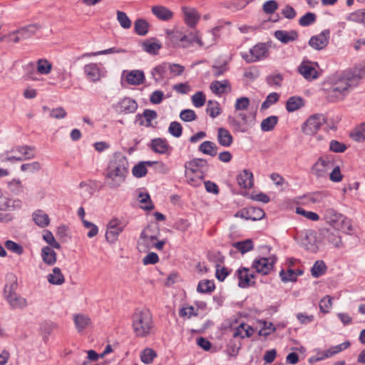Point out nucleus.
Segmentation results:
<instances>
[{
  "instance_id": "obj_1",
  "label": "nucleus",
  "mask_w": 365,
  "mask_h": 365,
  "mask_svg": "<svg viewBox=\"0 0 365 365\" xmlns=\"http://www.w3.org/2000/svg\"><path fill=\"white\" fill-rule=\"evenodd\" d=\"M128 173L129 163L126 156L115 153L104 171L105 183L110 189H118L125 182Z\"/></svg>"
},
{
  "instance_id": "obj_2",
  "label": "nucleus",
  "mask_w": 365,
  "mask_h": 365,
  "mask_svg": "<svg viewBox=\"0 0 365 365\" xmlns=\"http://www.w3.org/2000/svg\"><path fill=\"white\" fill-rule=\"evenodd\" d=\"M356 77L351 73L343 72L330 77L325 84L326 98L329 101L343 100L349 93Z\"/></svg>"
},
{
  "instance_id": "obj_3",
  "label": "nucleus",
  "mask_w": 365,
  "mask_h": 365,
  "mask_svg": "<svg viewBox=\"0 0 365 365\" xmlns=\"http://www.w3.org/2000/svg\"><path fill=\"white\" fill-rule=\"evenodd\" d=\"M132 327L138 337H145L151 334L154 329V322L150 311L136 310L132 317Z\"/></svg>"
},
{
  "instance_id": "obj_4",
  "label": "nucleus",
  "mask_w": 365,
  "mask_h": 365,
  "mask_svg": "<svg viewBox=\"0 0 365 365\" xmlns=\"http://www.w3.org/2000/svg\"><path fill=\"white\" fill-rule=\"evenodd\" d=\"M323 219L336 230H351V224L348 218L334 208H324L323 210Z\"/></svg>"
},
{
  "instance_id": "obj_5",
  "label": "nucleus",
  "mask_w": 365,
  "mask_h": 365,
  "mask_svg": "<svg viewBox=\"0 0 365 365\" xmlns=\"http://www.w3.org/2000/svg\"><path fill=\"white\" fill-rule=\"evenodd\" d=\"M227 123L235 132L238 133H246L251 127V120L244 112L235 113L233 115H229Z\"/></svg>"
},
{
  "instance_id": "obj_6",
  "label": "nucleus",
  "mask_w": 365,
  "mask_h": 365,
  "mask_svg": "<svg viewBox=\"0 0 365 365\" xmlns=\"http://www.w3.org/2000/svg\"><path fill=\"white\" fill-rule=\"evenodd\" d=\"M240 55L246 62L253 63L266 58L269 55V48L265 43H259L248 52H241Z\"/></svg>"
},
{
  "instance_id": "obj_7",
  "label": "nucleus",
  "mask_w": 365,
  "mask_h": 365,
  "mask_svg": "<svg viewBox=\"0 0 365 365\" xmlns=\"http://www.w3.org/2000/svg\"><path fill=\"white\" fill-rule=\"evenodd\" d=\"M325 123V118L322 114L310 116L302 125V129L304 134L313 135Z\"/></svg>"
},
{
  "instance_id": "obj_8",
  "label": "nucleus",
  "mask_w": 365,
  "mask_h": 365,
  "mask_svg": "<svg viewBox=\"0 0 365 365\" xmlns=\"http://www.w3.org/2000/svg\"><path fill=\"white\" fill-rule=\"evenodd\" d=\"M220 31L219 27H215L212 31L207 32V36L211 38L210 41H202L199 36L198 32L190 33L188 36L187 47L192 43H196L200 47H209L214 44L216 41V36Z\"/></svg>"
},
{
  "instance_id": "obj_9",
  "label": "nucleus",
  "mask_w": 365,
  "mask_h": 365,
  "mask_svg": "<svg viewBox=\"0 0 365 365\" xmlns=\"http://www.w3.org/2000/svg\"><path fill=\"white\" fill-rule=\"evenodd\" d=\"M125 228V225L118 219L114 218L110 220L107 225L106 239L110 243H114L118 240V235Z\"/></svg>"
},
{
  "instance_id": "obj_10",
  "label": "nucleus",
  "mask_w": 365,
  "mask_h": 365,
  "mask_svg": "<svg viewBox=\"0 0 365 365\" xmlns=\"http://www.w3.org/2000/svg\"><path fill=\"white\" fill-rule=\"evenodd\" d=\"M166 40L168 46L187 47L188 36L178 30L167 31Z\"/></svg>"
},
{
  "instance_id": "obj_11",
  "label": "nucleus",
  "mask_w": 365,
  "mask_h": 365,
  "mask_svg": "<svg viewBox=\"0 0 365 365\" xmlns=\"http://www.w3.org/2000/svg\"><path fill=\"white\" fill-rule=\"evenodd\" d=\"M317 67V63L303 61L298 67V71L306 80L312 81L319 76Z\"/></svg>"
},
{
  "instance_id": "obj_12",
  "label": "nucleus",
  "mask_w": 365,
  "mask_h": 365,
  "mask_svg": "<svg viewBox=\"0 0 365 365\" xmlns=\"http://www.w3.org/2000/svg\"><path fill=\"white\" fill-rule=\"evenodd\" d=\"M330 31L325 29L319 34L312 36L309 41V45L315 50H322L328 45Z\"/></svg>"
},
{
  "instance_id": "obj_13",
  "label": "nucleus",
  "mask_w": 365,
  "mask_h": 365,
  "mask_svg": "<svg viewBox=\"0 0 365 365\" xmlns=\"http://www.w3.org/2000/svg\"><path fill=\"white\" fill-rule=\"evenodd\" d=\"M332 168V163L327 158H320L312 168V173L317 178L326 177L329 170Z\"/></svg>"
},
{
  "instance_id": "obj_14",
  "label": "nucleus",
  "mask_w": 365,
  "mask_h": 365,
  "mask_svg": "<svg viewBox=\"0 0 365 365\" xmlns=\"http://www.w3.org/2000/svg\"><path fill=\"white\" fill-rule=\"evenodd\" d=\"M182 12L184 15V21L190 28H195L200 19V14L197 9L190 6H182Z\"/></svg>"
},
{
  "instance_id": "obj_15",
  "label": "nucleus",
  "mask_w": 365,
  "mask_h": 365,
  "mask_svg": "<svg viewBox=\"0 0 365 365\" xmlns=\"http://www.w3.org/2000/svg\"><path fill=\"white\" fill-rule=\"evenodd\" d=\"M274 261L268 257H261L254 260L252 267L256 272L262 274H267L273 268Z\"/></svg>"
},
{
  "instance_id": "obj_16",
  "label": "nucleus",
  "mask_w": 365,
  "mask_h": 365,
  "mask_svg": "<svg viewBox=\"0 0 365 365\" xmlns=\"http://www.w3.org/2000/svg\"><path fill=\"white\" fill-rule=\"evenodd\" d=\"M239 279L238 285L240 287L245 288L255 284L252 280L255 274L247 268L243 267L237 271Z\"/></svg>"
},
{
  "instance_id": "obj_17",
  "label": "nucleus",
  "mask_w": 365,
  "mask_h": 365,
  "mask_svg": "<svg viewBox=\"0 0 365 365\" xmlns=\"http://www.w3.org/2000/svg\"><path fill=\"white\" fill-rule=\"evenodd\" d=\"M83 72L86 77L93 82L100 81L103 76L102 71L100 66L95 63L86 64L83 67Z\"/></svg>"
},
{
  "instance_id": "obj_18",
  "label": "nucleus",
  "mask_w": 365,
  "mask_h": 365,
  "mask_svg": "<svg viewBox=\"0 0 365 365\" xmlns=\"http://www.w3.org/2000/svg\"><path fill=\"white\" fill-rule=\"evenodd\" d=\"M210 88L213 93L218 96L230 93L232 91V86L228 80L214 81L210 83Z\"/></svg>"
},
{
  "instance_id": "obj_19",
  "label": "nucleus",
  "mask_w": 365,
  "mask_h": 365,
  "mask_svg": "<svg viewBox=\"0 0 365 365\" xmlns=\"http://www.w3.org/2000/svg\"><path fill=\"white\" fill-rule=\"evenodd\" d=\"M11 153H19L23 160H31L35 158V147L29 145H18L11 149Z\"/></svg>"
},
{
  "instance_id": "obj_20",
  "label": "nucleus",
  "mask_w": 365,
  "mask_h": 365,
  "mask_svg": "<svg viewBox=\"0 0 365 365\" xmlns=\"http://www.w3.org/2000/svg\"><path fill=\"white\" fill-rule=\"evenodd\" d=\"M238 185L245 189L251 188L253 186V175L249 170H244L237 176Z\"/></svg>"
},
{
  "instance_id": "obj_21",
  "label": "nucleus",
  "mask_w": 365,
  "mask_h": 365,
  "mask_svg": "<svg viewBox=\"0 0 365 365\" xmlns=\"http://www.w3.org/2000/svg\"><path fill=\"white\" fill-rule=\"evenodd\" d=\"M141 46L144 51L152 55L158 54L160 49L162 48L159 40L155 38L144 41L142 42Z\"/></svg>"
},
{
  "instance_id": "obj_22",
  "label": "nucleus",
  "mask_w": 365,
  "mask_h": 365,
  "mask_svg": "<svg viewBox=\"0 0 365 365\" xmlns=\"http://www.w3.org/2000/svg\"><path fill=\"white\" fill-rule=\"evenodd\" d=\"M274 37L283 43H288L296 41L298 34L296 31L277 30L274 32Z\"/></svg>"
},
{
  "instance_id": "obj_23",
  "label": "nucleus",
  "mask_w": 365,
  "mask_h": 365,
  "mask_svg": "<svg viewBox=\"0 0 365 365\" xmlns=\"http://www.w3.org/2000/svg\"><path fill=\"white\" fill-rule=\"evenodd\" d=\"M207 165V161L204 159L201 158H195L192 160L187 162L185 164V175H187V173L190 172L192 174H200L201 172L200 169Z\"/></svg>"
},
{
  "instance_id": "obj_24",
  "label": "nucleus",
  "mask_w": 365,
  "mask_h": 365,
  "mask_svg": "<svg viewBox=\"0 0 365 365\" xmlns=\"http://www.w3.org/2000/svg\"><path fill=\"white\" fill-rule=\"evenodd\" d=\"M217 139L218 143L225 147H230L233 143V137L230 132L225 128H219L217 129Z\"/></svg>"
},
{
  "instance_id": "obj_25",
  "label": "nucleus",
  "mask_w": 365,
  "mask_h": 365,
  "mask_svg": "<svg viewBox=\"0 0 365 365\" xmlns=\"http://www.w3.org/2000/svg\"><path fill=\"white\" fill-rule=\"evenodd\" d=\"M168 63L164 62L155 66L150 71V74L155 83L161 82L168 71Z\"/></svg>"
},
{
  "instance_id": "obj_26",
  "label": "nucleus",
  "mask_w": 365,
  "mask_h": 365,
  "mask_svg": "<svg viewBox=\"0 0 365 365\" xmlns=\"http://www.w3.org/2000/svg\"><path fill=\"white\" fill-rule=\"evenodd\" d=\"M41 256L43 262L48 266H52L56 262L57 255L53 248L49 246L42 248Z\"/></svg>"
},
{
  "instance_id": "obj_27",
  "label": "nucleus",
  "mask_w": 365,
  "mask_h": 365,
  "mask_svg": "<svg viewBox=\"0 0 365 365\" xmlns=\"http://www.w3.org/2000/svg\"><path fill=\"white\" fill-rule=\"evenodd\" d=\"M152 13L161 21H169L173 16V13L163 6H155L152 7Z\"/></svg>"
},
{
  "instance_id": "obj_28",
  "label": "nucleus",
  "mask_w": 365,
  "mask_h": 365,
  "mask_svg": "<svg viewBox=\"0 0 365 365\" xmlns=\"http://www.w3.org/2000/svg\"><path fill=\"white\" fill-rule=\"evenodd\" d=\"M10 307L14 309H23L28 305L27 300L18 294L10 296L9 298L6 299Z\"/></svg>"
},
{
  "instance_id": "obj_29",
  "label": "nucleus",
  "mask_w": 365,
  "mask_h": 365,
  "mask_svg": "<svg viewBox=\"0 0 365 365\" xmlns=\"http://www.w3.org/2000/svg\"><path fill=\"white\" fill-rule=\"evenodd\" d=\"M255 330L251 326L247 324L242 323L234 329L233 337H239L241 339H244L245 337H250L251 336H252Z\"/></svg>"
},
{
  "instance_id": "obj_30",
  "label": "nucleus",
  "mask_w": 365,
  "mask_h": 365,
  "mask_svg": "<svg viewBox=\"0 0 365 365\" xmlns=\"http://www.w3.org/2000/svg\"><path fill=\"white\" fill-rule=\"evenodd\" d=\"M145 75L143 71L133 70L129 72L126 76L127 82L130 85L138 86L143 83Z\"/></svg>"
},
{
  "instance_id": "obj_31",
  "label": "nucleus",
  "mask_w": 365,
  "mask_h": 365,
  "mask_svg": "<svg viewBox=\"0 0 365 365\" xmlns=\"http://www.w3.org/2000/svg\"><path fill=\"white\" fill-rule=\"evenodd\" d=\"M120 111L125 113H134L138 108V104L135 101L125 98L119 103Z\"/></svg>"
},
{
  "instance_id": "obj_32",
  "label": "nucleus",
  "mask_w": 365,
  "mask_h": 365,
  "mask_svg": "<svg viewBox=\"0 0 365 365\" xmlns=\"http://www.w3.org/2000/svg\"><path fill=\"white\" fill-rule=\"evenodd\" d=\"M47 280L51 284L61 285L64 283L65 278L60 268L54 267L52 272L47 275Z\"/></svg>"
},
{
  "instance_id": "obj_33",
  "label": "nucleus",
  "mask_w": 365,
  "mask_h": 365,
  "mask_svg": "<svg viewBox=\"0 0 365 365\" xmlns=\"http://www.w3.org/2000/svg\"><path fill=\"white\" fill-rule=\"evenodd\" d=\"M198 150L200 152L203 154L214 157L217 154V146L216 144L212 141L206 140L202 142Z\"/></svg>"
},
{
  "instance_id": "obj_34",
  "label": "nucleus",
  "mask_w": 365,
  "mask_h": 365,
  "mask_svg": "<svg viewBox=\"0 0 365 365\" xmlns=\"http://www.w3.org/2000/svg\"><path fill=\"white\" fill-rule=\"evenodd\" d=\"M324 238L328 241L329 243L331 244L336 247H340L341 245V239L339 235V230L331 231L330 230H326L324 234Z\"/></svg>"
},
{
  "instance_id": "obj_35",
  "label": "nucleus",
  "mask_w": 365,
  "mask_h": 365,
  "mask_svg": "<svg viewBox=\"0 0 365 365\" xmlns=\"http://www.w3.org/2000/svg\"><path fill=\"white\" fill-rule=\"evenodd\" d=\"M349 346L350 343L349 341H344L342 344L331 346V348L326 350L324 353V355L319 358L318 360H322L325 358L331 357L332 356L346 349Z\"/></svg>"
},
{
  "instance_id": "obj_36",
  "label": "nucleus",
  "mask_w": 365,
  "mask_h": 365,
  "mask_svg": "<svg viewBox=\"0 0 365 365\" xmlns=\"http://www.w3.org/2000/svg\"><path fill=\"white\" fill-rule=\"evenodd\" d=\"M304 105V100L302 97L292 96L287 101L286 109L291 113L301 108Z\"/></svg>"
},
{
  "instance_id": "obj_37",
  "label": "nucleus",
  "mask_w": 365,
  "mask_h": 365,
  "mask_svg": "<svg viewBox=\"0 0 365 365\" xmlns=\"http://www.w3.org/2000/svg\"><path fill=\"white\" fill-rule=\"evenodd\" d=\"M74 322L78 331H82L91 325V320L88 316L78 314L74 316Z\"/></svg>"
},
{
  "instance_id": "obj_38",
  "label": "nucleus",
  "mask_w": 365,
  "mask_h": 365,
  "mask_svg": "<svg viewBox=\"0 0 365 365\" xmlns=\"http://www.w3.org/2000/svg\"><path fill=\"white\" fill-rule=\"evenodd\" d=\"M156 239L147 238L145 236L140 234V238L137 243V247L141 252H147L150 249L153 248L154 242Z\"/></svg>"
},
{
  "instance_id": "obj_39",
  "label": "nucleus",
  "mask_w": 365,
  "mask_h": 365,
  "mask_svg": "<svg viewBox=\"0 0 365 365\" xmlns=\"http://www.w3.org/2000/svg\"><path fill=\"white\" fill-rule=\"evenodd\" d=\"M33 220L35 223L41 227H45L48 226L50 222L48 215L41 210H36L34 212Z\"/></svg>"
},
{
  "instance_id": "obj_40",
  "label": "nucleus",
  "mask_w": 365,
  "mask_h": 365,
  "mask_svg": "<svg viewBox=\"0 0 365 365\" xmlns=\"http://www.w3.org/2000/svg\"><path fill=\"white\" fill-rule=\"evenodd\" d=\"M151 146L155 153L160 154L165 153L169 148V145L166 140L162 138L153 139L151 143Z\"/></svg>"
},
{
  "instance_id": "obj_41",
  "label": "nucleus",
  "mask_w": 365,
  "mask_h": 365,
  "mask_svg": "<svg viewBox=\"0 0 365 365\" xmlns=\"http://www.w3.org/2000/svg\"><path fill=\"white\" fill-rule=\"evenodd\" d=\"M17 289V279L13 276L6 284L4 289V297L5 299L9 298L10 296H13L16 294V290Z\"/></svg>"
},
{
  "instance_id": "obj_42",
  "label": "nucleus",
  "mask_w": 365,
  "mask_h": 365,
  "mask_svg": "<svg viewBox=\"0 0 365 365\" xmlns=\"http://www.w3.org/2000/svg\"><path fill=\"white\" fill-rule=\"evenodd\" d=\"M125 50L121 48H117L115 47L110 48L106 50L99 51L97 52L85 53L81 56L78 57V59L83 58L86 57L97 56L100 55H106L110 53H124Z\"/></svg>"
},
{
  "instance_id": "obj_43",
  "label": "nucleus",
  "mask_w": 365,
  "mask_h": 365,
  "mask_svg": "<svg viewBox=\"0 0 365 365\" xmlns=\"http://www.w3.org/2000/svg\"><path fill=\"white\" fill-rule=\"evenodd\" d=\"M38 29V27L37 25L30 24L18 29L17 31L22 40L31 37L36 32Z\"/></svg>"
},
{
  "instance_id": "obj_44",
  "label": "nucleus",
  "mask_w": 365,
  "mask_h": 365,
  "mask_svg": "<svg viewBox=\"0 0 365 365\" xmlns=\"http://www.w3.org/2000/svg\"><path fill=\"white\" fill-rule=\"evenodd\" d=\"M140 357L143 363L149 364L157 357V353L151 348H146L142 351Z\"/></svg>"
},
{
  "instance_id": "obj_45",
  "label": "nucleus",
  "mask_w": 365,
  "mask_h": 365,
  "mask_svg": "<svg viewBox=\"0 0 365 365\" xmlns=\"http://www.w3.org/2000/svg\"><path fill=\"white\" fill-rule=\"evenodd\" d=\"M36 69L38 73L47 75L52 69V64L45 58L38 59L36 63Z\"/></svg>"
},
{
  "instance_id": "obj_46",
  "label": "nucleus",
  "mask_w": 365,
  "mask_h": 365,
  "mask_svg": "<svg viewBox=\"0 0 365 365\" xmlns=\"http://www.w3.org/2000/svg\"><path fill=\"white\" fill-rule=\"evenodd\" d=\"M148 23L142 19H137L134 23V30L140 36H145L148 32Z\"/></svg>"
},
{
  "instance_id": "obj_47",
  "label": "nucleus",
  "mask_w": 365,
  "mask_h": 365,
  "mask_svg": "<svg viewBox=\"0 0 365 365\" xmlns=\"http://www.w3.org/2000/svg\"><path fill=\"white\" fill-rule=\"evenodd\" d=\"M20 168L24 173H36L41 170L42 165L39 162L34 161L22 164Z\"/></svg>"
},
{
  "instance_id": "obj_48",
  "label": "nucleus",
  "mask_w": 365,
  "mask_h": 365,
  "mask_svg": "<svg viewBox=\"0 0 365 365\" xmlns=\"http://www.w3.org/2000/svg\"><path fill=\"white\" fill-rule=\"evenodd\" d=\"M215 288L213 281L205 279L199 282L197 291L200 293H210Z\"/></svg>"
},
{
  "instance_id": "obj_49",
  "label": "nucleus",
  "mask_w": 365,
  "mask_h": 365,
  "mask_svg": "<svg viewBox=\"0 0 365 365\" xmlns=\"http://www.w3.org/2000/svg\"><path fill=\"white\" fill-rule=\"evenodd\" d=\"M141 235L145 236L147 238L157 240L160 235V230L157 225H150L143 229Z\"/></svg>"
},
{
  "instance_id": "obj_50",
  "label": "nucleus",
  "mask_w": 365,
  "mask_h": 365,
  "mask_svg": "<svg viewBox=\"0 0 365 365\" xmlns=\"http://www.w3.org/2000/svg\"><path fill=\"white\" fill-rule=\"evenodd\" d=\"M233 247L237 249L242 254H245L253 249V242L252 240L248 239L235 242Z\"/></svg>"
},
{
  "instance_id": "obj_51",
  "label": "nucleus",
  "mask_w": 365,
  "mask_h": 365,
  "mask_svg": "<svg viewBox=\"0 0 365 365\" xmlns=\"http://www.w3.org/2000/svg\"><path fill=\"white\" fill-rule=\"evenodd\" d=\"M278 122V118L275 115L269 116L264 119L261 123V129L263 131H270L274 129Z\"/></svg>"
},
{
  "instance_id": "obj_52",
  "label": "nucleus",
  "mask_w": 365,
  "mask_h": 365,
  "mask_svg": "<svg viewBox=\"0 0 365 365\" xmlns=\"http://www.w3.org/2000/svg\"><path fill=\"white\" fill-rule=\"evenodd\" d=\"M207 113L212 118H216L221 113L220 104L217 101H209L207 105Z\"/></svg>"
},
{
  "instance_id": "obj_53",
  "label": "nucleus",
  "mask_w": 365,
  "mask_h": 365,
  "mask_svg": "<svg viewBox=\"0 0 365 365\" xmlns=\"http://www.w3.org/2000/svg\"><path fill=\"white\" fill-rule=\"evenodd\" d=\"M326 269L327 267L323 261H316L311 269L312 275L314 277H319L325 273Z\"/></svg>"
},
{
  "instance_id": "obj_54",
  "label": "nucleus",
  "mask_w": 365,
  "mask_h": 365,
  "mask_svg": "<svg viewBox=\"0 0 365 365\" xmlns=\"http://www.w3.org/2000/svg\"><path fill=\"white\" fill-rule=\"evenodd\" d=\"M250 99L247 97H240L236 99L234 108L235 113L242 112L250 106Z\"/></svg>"
},
{
  "instance_id": "obj_55",
  "label": "nucleus",
  "mask_w": 365,
  "mask_h": 365,
  "mask_svg": "<svg viewBox=\"0 0 365 365\" xmlns=\"http://www.w3.org/2000/svg\"><path fill=\"white\" fill-rule=\"evenodd\" d=\"M116 14L117 20L122 28L128 29L131 27L132 22L125 12L117 11Z\"/></svg>"
},
{
  "instance_id": "obj_56",
  "label": "nucleus",
  "mask_w": 365,
  "mask_h": 365,
  "mask_svg": "<svg viewBox=\"0 0 365 365\" xmlns=\"http://www.w3.org/2000/svg\"><path fill=\"white\" fill-rule=\"evenodd\" d=\"M5 247L10 252L17 255H21L24 253V247L12 241V240H6L4 243Z\"/></svg>"
},
{
  "instance_id": "obj_57",
  "label": "nucleus",
  "mask_w": 365,
  "mask_h": 365,
  "mask_svg": "<svg viewBox=\"0 0 365 365\" xmlns=\"http://www.w3.org/2000/svg\"><path fill=\"white\" fill-rule=\"evenodd\" d=\"M207 258L210 262L215 264V267L222 264L225 260V257L218 251L209 252L207 254Z\"/></svg>"
},
{
  "instance_id": "obj_58",
  "label": "nucleus",
  "mask_w": 365,
  "mask_h": 365,
  "mask_svg": "<svg viewBox=\"0 0 365 365\" xmlns=\"http://www.w3.org/2000/svg\"><path fill=\"white\" fill-rule=\"evenodd\" d=\"M206 98L202 91H197L192 96V102L195 107L200 108L205 103Z\"/></svg>"
},
{
  "instance_id": "obj_59",
  "label": "nucleus",
  "mask_w": 365,
  "mask_h": 365,
  "mask_svg": "<svg viewBox=\"0 0 365 365\" xmlns=\"http://www.w3.org/2000/svg\"><path fill=\"white\" fill-rule=\"evenodd\" d=\"M248 216L247 219L257 220L262 219L264 215V212L260 208L250 207L247 212Z\"/></svg>"
},
{
  "instance_id": "obj_60",
  "label": "nucleus",
  "mask_w": 365,
  "mask_h": 365,
  "mask_svg": "<svg viewBox=\"0 0 365 365\" xmlns=\"http://www.w3.org/2000/svg\"><path fill=\"white\" fill-rule=\"evenodd\" d=\"M297 274L293 269H288L287 271L282 270L279 272V276L282 280L284 282H294L297 280Z\"/></svg>"
},
{
  "instance_id": "obj_61",
  "label": "nucleus",
  "mask_w": 365,
  "mask_h": 365,
  "mask_svg": "<svg viewBox=\"0 0 365 365\" xmlns=\"http://www.w3.org/2000/svg\"><path fill=\"white\" fill-rule=\"evenodd\" d=\"M43 238L46 242V243H48L50 245L49 247H51L52 248L58 249V250L61 248L60 243L56 242V240L51 232H50L48 230H46L43 235Z\"/></svg>"
},
{
  "instance_id": "obj_62",
  "label": "nucleus",
  "mask_w": 365,
  "mask_h": 365,
  "mask_svg": "<svg viewBox=\"0 0 365 365\" xmlns=\"http://www.w3.org/2000/svg\"><path fill=\"white\" fill-rule=\"evenodd\" d=\"M279 95L277 93H269L265 101L262 103L261 110H266L272 105L276 103L279 101Z\"/></svg>"
},
{
  "instance_id": "obj_63",
  "label": "nucleus",
  "mask_w": 365,
  "mask_h": 365,
  "mask_svg": "<svg viewBox=\"0 0 365 365\" xmlns=\"http://www.w3.org/2000/svg\"><path fill=\"white\" fill-rule=\"evenodd\" d=\"M168 132L173 136L179 138L181 136L182 132V125L177 121H173L169 125Z\"/></svg>"
},
{
  "instance_id": "obj_64",
  "label": "nucleus",
  "mask_w": 365,
  "mask_h": 365,
  "mask_svg": "<svg viewBox=\"0 0 365 365\" xmlns=\"http://www.w3.org/2000/svg\"><path fill=\"white\" fill-rule=\"evenodd\" d=\"M352 137L359 142L365 140V123H361L356 128Z\"/></svg>"
}]
</instances>
